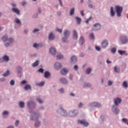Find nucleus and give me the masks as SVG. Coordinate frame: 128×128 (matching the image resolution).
I'll list each match as a JSON object with an SVG mask.
<instances>
[{"mask_svg": "<svg viewBox=\"0 0 128 128\" xmlns=\"http://www.w3.org/2000/svg\"><path fill=\"white\" fill-rule=\"evenodd\" d=\"M114 102L115 104L113 106L112 110L114 114H118L120 112V110H118V104L122 102V99L117 98L116 99H114Z\"/></svg>", "mask_w": 128, "mask_h": 128, "instance_id": "nucleus-1", "label": "nucleus"}, {"mask_svg": "<svg viewBox=\"0 0 128 128\" xmlns=\"http://www.w3.org/2000/svg\"><path fill=\"white\" fill-rule=\"evenodd\" d=\"M115 10L117 14V16H122V7L117 6L115 7Z\"/></svg>", "mask_w": 128, "mask_h": 128, "instance_id": "nucleus-2", "label": "nucleus"}, {"mask_svg": "<svg viewBox=\"0 0 128 128\" xmlns=\"http://www.w3.org/2000/svg\"><path fill=\"white\" fill-rule=\"evenodd\" d=\"M102 26H100V24L98 23L95 24L93 28H92V30H100V28Z\"/></svg>", "mask_w": 128, "mask_h": 128, "instance_id": "nucleus-3", "label": "nucleus"}, {"mask_svg": "<svg viewBox=\"0 0 128 128\" xmlns=\"http://www.w3.org/2000/svg\"><path fill=\"white\" fill-rule=\"evenodd\" d=\"M78 124H82V126H88V122L86 120H78Z\"/></svg>", "mask_w": 128, "mask_h": 128, "instance_id": "nucleus-4", "label": "nucleus"}, {"mask_svg": "<svg viewBox=\"0 0 128 128\" xmlns=\"http://www.w3.org/2000/svg\"><path fill=\"white\" fill-rule=\"evenodd\" d=\"M78 114V111L77 110H75L74 111L70 112H69V116H71V117L76 116Z\"/></svg>", "mask_w": 128, "mask_h": 128, "instance_id": "nucleus-5", "label": "nucleus"}, {"mask_svg": "<svg viewBox=\"0 0 128 128\" xmlns=\"http://www.w3.org/2000/svg\"><path fill=\"white\" fill-rule=\"evenodd\" d=\"M54 68H56V70H60V68H62V64H60V62H56L55 63L54 65Z\"/></svg>", "mask_w": 128, "mask_h": 128, "instance_id": "nucleus-6", "label": "nucleus"}, {"mask_svg": "<svg viewBox=\"0 0 128 128\" xmlns=\"http://www.w3.org/2000/svg\"><path fill=\"white\" fill-rule=\"evenodd\" d=\"M108 46V42L106 40H104L102 43V48H106Z\"/></svg>", "mask_w": 128, "mask_h": 128, "instance_id": "nucleus-7", "label": "nucleus"}, {"mask_svg": "<svg viewBox=\"0 0 128 128\" xmlns=\"http://www.w3.org/2000/svg\"><path fill=\"white\" fill-rule=\"evenodd\" d=\"M50 53L52 54V56H56V50L54 48H51L50 50Z\"/></svg>", "mask_w": 128, "mask_h": 128, "instance_id": "nucleus-8", "label": "nucleus"}, {"mask_svg": "<svg viewBox=\"0 0 128 128\" xmlns=\"http://www.w3.org/2000/svg\"><path fill=\"white\" fill-rule=\"evenodd\" d=\"M33 114H34V116L30 118L31 120H38V116H40V114H38V113H34Z\"/></svg>", "mask_w": 128, "mask_h": 128, "instance_id": "nucleus-9", "label": "nucleus"}, {"mask_svg": "<svg viewBox=\"0 0 128 128\" xmlns=\"http://www.w3.org/2000/svg\"><path fill=\"white\" fill-rule=\"evenodd\" d=\"M68 72V69L66 68H64L61 70V74L64 76H66V74Z\"/></svg>", "mask_w": 128, "mask_h": 128, "instance_id": "nucleus-10", "label": "nucleus"}, {"mask_svg": "<svg viewBox=\"0 0 128 128\" xmlns=\"http://www.w3.org/2000/svg\"><path fill=\"white\" fill-rule=\"evenodd\" d=\"M121 40L122 44H126L128 42V38L126 36H123L121 38Z\"/></svg>", "mask_w": 128, "mask_h": 128, "instance_id": "nucleus-11", "label": "nucleus"}, {"mask_svg": "<svg viewBox=\"0 0 128 128\" xmlns=\"http://www.w3.org/2000/svg\"><path fill=\"white\" fill-rule=\"evenodd\" d=\"M91 104L92 106H96V108H100V106H102L100 104L96 102H93Z\"/></svg>", "mask_w": 128, "mask_h": 128, "instance_id": "nucleus-12", "label": "nucleus"}, {"mask_svg": "<svg viewBox=\"0 0 128 128\" xmlns=\"http://www.w3.org/2000/svg\"><path fill=\"white\" fill-rule=\"evenodd\" d=\"M70 31H68L67 30H64V38H68V36H70Z\"/></svg>", "mask_w": 128, "mask_h": 128, "instance_id": "nucleus-13", "label": "nucleus"}, {"mask_svg": "<svg viewBox=\"0 0 128 128\" xmlns=\"http://www.w3.org/2000/svg\"><path fill=\"white\" fill-rule=\"evenodd\" d=\"M60 82L64 84H68V80H66V78H64L60 79Z\"/></svg>", "mask_w": 128, "mask_h": 128, "instance_id": "nucleus-14", "label": "nucleus"}, {"mask_svg": "<svg viewBox=\"0 0 128 128\" xmlns=\"http://www.w3.org/2000/svg\"><path fill=\"white\" fill-rule=\"evenodd\" d=\"M61 114L62 116H68V113L66 112L62 109V108H61Z\"/></svg>", "mask_w": 128, "mask_h": 128, "instance_id": "nucleus-15", "label": "nucleus"}, {"mask_svg": "<svg viewBox=\"0 0 128 128\" xmlns=\"http://www.w3.org/2000/svg\"><path fill=\"white\" fill-rule=\"evenodd\" d=\"M54 39V34H52V33H50L48 36V40H52Z\"/></svg>", "mask_w": 128, "mask_h": 128, "instance_id": "nucleus-16", "label": "nucleus"}, {"mask_svg": "<svg viewBox=\"0 0 128 128\" xmlns=\"http://www.w3.org/2000/svg\"><path fill=\"white\" fill-rule=\"evenodd\" d=\"M4 62H8L10 60V58L8 56H4L2 58Z\"/></svg>", "mask_w": 128, "mask_h": 128, "instance_id": "nucleus-17", "label": "nucleus"}, {"mask_svg": "<svg viewBox=\"0 0 128 128\" xmlns=\"http://www.w3.org/2000/svg\"><path fill=\"white\" fill-rule=\"evenodd\" d=\"M84 38H82V36H81L80 38L79 44L81 46H82V44H84Z\"/></svg>", "mask_w": 128, "mask_h": 128, "instance_id": "nucleus-18", "label": "nucleus"}, {"mask_svg": "<svg viewBox=\"0 0 128 128\" xmlns=\"http://www.w3.org/2000/svg\"><path fill=\"white\" fill-rule=\"evenodd\" d=\"M12 10L14 12H15V14H20V10H18V9L16 8H12Z\"/></svg>", "mask_w": 128, "mask_h": 128, "instance_id": "nucleus-19", "label": "nucleus"}, {"mask_svg": "<svg viewBox=\"0 0 128 128\" xmlns=\"http://www.w3.org/2000/svg\"><path fill=\"white\" fill-rule=\"evenodd\" d=\"M73 38L74 40H76V38H78V33L76 30L73 32Z\"/></svg>", "mask_w": 128, "mask_h": 128, "instance_id": "nucleus-20", "label": "nucleus"}, {"mask_svg": "<svg viewBox=\"0 0 128 128\" xmlns=\"http://www.w3.org/2000/svg\"><path fill=\"white\" fill-rule=\"evenodd\" d=\"M115 12L114 11V8L113 7H111L110 8V14H111V16H114V14H115Z\"/></svg>", "mask_w": 128, "mask_h": 128, "instance_id": "nucleus-21", "label": "nucleus"}, {"mask_svg": "<svg viewBox=\"0 0 128 128\" xmlns=\"http://www.w3.org/2000/svg\"><path fill=\"white\" fill-rule=\"evenodd\" d=\"M71 62L74 63V62H76V56H72L71 58Z\"/></svg>", "mask_w": 128, "mask_h": 128, "instance_id": "nucleus-22", "label": "nucleus"}, {"mask_svg": "<svg viewBox=\"0 0 128 128\" xmlns=\"http://www.w3.org/2000/svg\"><path fill=\"white\" fill-rule=\"evenodd\" d=\"M122 86H123V88H128V82L124 81L122 84Z\"/></svg>", "mask_w": 128, "mask_h": 128, "instance_id": "nucleus-23", "label": "nucleus"}, {"mask_svg": "<svg viewBox=\"0 0 128 128\" xmlns=\"http://www.w3.org/2000/svg\"><path fill=\"white\" fill-rule=\"evenodd\" d=\"M76 20L78 24H80V22H82V18H80L78 16L76 17Z\"/></svg>", "mask_w": 128, "mask_h": 128, "instance_id": "nucleus-24", "label": "nucleus"}, {"mask_svg": "<svg viewBox=\"0 0 128 128\" xmlns=\"http://www.w3.org/2000/svg\"><path fill=\"white\" fill-rule=\"evenodd\" d=\"M40 63V61H38V60H37L35 62H34L32 64V66L34 68L36 67V66H38V64Z\"/></svg>", "mask_w": 128, "mask_h": 128, "instance_id": "nucleus-25", "label": "nucleus"}, {"mask_svg": "<svg viewBox=\"0 0 128 128\" xmlns=\"http://www.w3.org/2000/svg\"><path fill=\"white\" fill-rule=\"evenodd\" d=\"M24 88L26 90H32V86H30V85L28 84L24 87Z\"/></svg>", "mask_w": 128, "mask_h": 128, "instance_id": "nucleus-26", "label": "nucleus"}, {"mask_svg": "<svg viewBox=\"0 0 128 128\" xmlns=\"http://www.w3.org/2000/svg\"><path fill=\"white\" fill-rule=\"evenodd\" d=\"M16 69L18 72V74H21L20 72H22V67L18 66L16 68Z\"/></svg>", "mask_w": 128, "mask_h": 128, "instance_id": "nucleus-27", "label": "nucleus"}, {"mask_svg": "<svg viewBox=\"0 0 128 128\" xmlns=\"http://www.w3.org/2000/svg\"><path fill=\"white\" fill-rule=\"evenodd\" d=\"M2 40H3L4 42H5L8 40V36H3L2 38Z\"/></svg>", "mask_w": 128, "mask_h": 128, "instance_id": "nucleus-28", "label": "nucleus"}, {"mask_svg": "<svg viewBox=\"0 0 128 128\" xmlns=\"http://www.w3.org/2000/svg\"><path fill=\"white\" fill-rule=\"evenodd\" d=\"M50 76V74L48 72H46L44 73V78H48Z\"/></svg>", "mask_w": 128, "mask_h": 128, "instance_id": "nucleus-29", "label": "nucleus"}, {"mask_svg": "<svg viewBox=\"0 0 128 128\" xmlns=\"http://www.w3.org/2000/svg\"><path fill=\"white\" fill-rule=\"evenodd\" d=\"M56 58L57 60H62V58H64V56L62 54L57 55Z\"/></svg>", "mask_w": 128, "mask_h": 128, "instance_id": "nucleus-30", "label": "nucleus"}, {"mask_svg": "<svg viewBox=\"0 0 128 128\" xmlns=\"http://www.w3.org/2000/svg\"><path fill=\"white\" fill-rule=\"evenodd\" d=\"M74 14V8L71 9L70 12V16H72Z\"/></svg>", "mask_w": 128, "mask_h": 128, "instance_id": "nucleus-31", "label": "nucleus"}, {"mask_svg": "<svg viewBox=\"0 0 128 128\" xmlns=\"http://www.w3.org/2000/svg\"><path fill=\"white\" fill-rule=\"evenodd\" d=\"M118 52L120 54H121V56H122V54H126V51L118 50Z\"/></svg>", "mask_w": 128, "mask_h": 128, "instance_id": "nucleus-32", "label": "nucleus"}, {"mask_svg": "<svg viewBox=\"0 0 128 128\" xmlns=\"http://www.w3.org/2000/svg\"><path fill=\"white\" fill-rule=\"evenodd\" d=\"M3 76H10V71L9 70H7L6 72L2 74Z\"/></svg>", "mask_w": 128, "mask_h": 128, "instance_id": "nucleus-33", "label": "nucleus"}, {"mask_svg": "<svg viewBox=\"0 0 128 128\" xmlns=\"http://www.w3.org/2000/svg\"><path fill=\"white\" fill-rule=\"evenodd\" d=\"M19 106H20V108H24V102H19Z\"/></svg>", "mask_w": 128, "mask_h": 128, "instance_id": "nucleus-34", "label": "nucleus"}, {"mask_svg": "<svg viewBox=\"0 0 128 128\" xmlns=\"http://www.w3.org/2000/svg\"><path fill=\"white\" fill-rule=\"evenodd\" d=\"M68 38H62V42H68Z\"/></svg>", "mask_w": 128, "mask_h": 128, "instance_id": "nucleus-35", "label": "nucleus"}, {"mask_svg": "<svg viewBox=\"0 0 128 128\" xmlns=\"http://www.w3.org/2000/svg\"><path fill=\"white\" fill-rule=\"evenodd\" d=\"M91 72H92V68H88L86 70V72L88 74H90Z\"/></svg>", "mask_w": 128, "mask_h": 128, "instance_id": "nucleus-36", "label": "nucleus"}, {"mask_svg": "<svg viewBox=\"0 0 128 128\" xmlns=\"http://www.w3.org/2000/svg\"><path fill=\"white\" fill-rule=\"evenodd\" d=\"M92 86V84L89 83L85 84L84 86V88H90Z\"/></svg>", "mask_w": 128, "mask_h": 128, "instance_id": "nucleus-37", "label": "nucleus"}, {"mask_svg": "<svg viewBox=\"0 0 128 128\" xmlns=\"http://www.w3.org/2000/svg\"><path fill=\"white\" fill-rule=\"evenodd\" d=\"M115 72H120V70L118 69V66H115L114 68Z\"/></svg>", "mask_w": 128, "mask_h": 128, "instance_id": "nucleus-38", "label": "nucleus"}, {"mask_svg": "<svg viewBox=\"0 0 128 128\" xmlns=\"http://www.w3.org/2000/svg\"><path fill=\"white\" fill-rule=\"evenodd\" d=\"M122 120L123 122H124V124H128V120L126 118H123L122 119Z\"/></svg>", "mask_w": 128, "mask_h": 128, "instance_id": "nucleus-39", "label": "nucleus"}, {"mask_svg": "<svg viewBox=\"0 0 128 128\" xmlns=\"http://www.w3.org/2000/svg\"><path fill=\"white\" fill-rule=\"evenodd\" d=\"M90 38L91 40H94V34L92 33L90 34Z\"/></svg>", "mask_w": 128, "mask_h": 128, "instance_id": "nucleus-40", "label": "nucleus"}, {"mask_svg": "<svg viewBox=\"0 0 128 128\" xmlns=\"http://www.w3.org/2000/svg\"><path fill=\"white\" fill-rule=\"evenodd\" d=\"M40 124V122L38 121H37L35 123V126H36V128H38Z\"/></svg>", "mask_w": 128, "mask_h": 128, "instance_id": "nucleus-41", "label": "nucleus"}, {"mask_svg": "<svg viewBox=\"0 0 128 128\" xmlns=\"http://www.w3.org/2000/svg\"><path fill=\"white\" fill-rule=\"evenodd\" d=\"M44 85V82H42L38 84V86H42Z\"/></svg>", "mask_w": 128, "mask_h": 128, "instance_id": "nucleus-42", "label": "nucleus"}, {"mask_svg": "<svg viewBox=\"0 0 128 128\" xmlns=\"http://www.w3.org/2000/svg\"><path fill=\"white\" fill-rule=\"evenodd\" d=\"M9 112L8 111H4L2 113V116H8V114Z\"/></svg>", "mask_w": 128, "mask_h": 128, "instance_id": "nucleus-43", "label": "nucleus"}, {"mask_svg": "<svg viewBox=\"0 0 128 128\" xmlns=\"http://www.w3.org/2000/svg\"><path fill=\"white\" fill-rule=\"evenodd\" d=\"M34 47L36 48H40V44H34Z\"/></svg>", "mask_w": 128, "mask_h": 128, "instance_id": "nucleus-44", "label": "nucleus"}, {"mask_svg": "<svg viewBox=\"0 0 128 128\" xmlns=\"http://www.w3.org/2000/svg\"><path fill=\"white\" fill-rule=\"evenodd\" d=\"M56 32H60V33L62 32V29H60L58 28H56Z\"/></svg>", "mask_w": 128, "mask_h": 128, "instance_id": "nucleus-45", "label": "nucleus"}, {"mask_svg": "<svg viewBox=\"0 0 128 128\" xmlns=\"http://www.w3.org/2000/svg\"><path fill=\"white\" fill-rule=\"evenodd\" d=\"M111 52H112V54H114V52H116V48H112L111 50Z\"/></svg>", "mask_w": 128, "mask_h": 128, "instance_id": "nucleus-46", "label": "nucleus"}, {"mask_svg": "<svg viewBox=\"0 0 128 128\" xmlns=\"http://www.w3.org/2000/svg\"><path fill=\"white\" fill-rule=\"evenodd\" d=\"M15 22H16V24H20V20H18V18H16L15 20Z\"/></svg>", "mask_w": 128, "mask_h": 128, "instance_id": "nucleus-47", "label": "nucleus"}, {"mask_svg": "<svg viewBox=\"0 0 128 128\" xmlns=\"http://www.w3.org/2000/svg\"><path fill=\"white\" fill-rule=\"evenodd\" d=\"M10 84L11 86H14V80H12L10 82Z\"/></svg>", "mask_w": 128, "mask_h": 128, "instance_id": "nucleus-48", "label": "nucleus"}, {"mask_svg": "<svg viewBox=\"0 0 128 128\" xmlns=\"http://www.w3.org/2000/svg\"><path fill=\"white\" fill-rule=\"evenodd\" d=\"M18 124H20V121L18 120H17L15 122L16 126H18Z\"/></svg>", "mask_w": 128, "mask_h": 128, "instance_id": "nucleus-49", "label": "nucleus"}, {"mask_svg": "<svg viewBox=\"0 0 128 128\" xmlns=\"http://www.w3.org/2000/svg\"><path fill=\"white\" fill-rule=\"evenodd\" d=\"M38 72H41L42 74V72H44V69L42 68H40L39 70H38Z\"/></svg>", "mask_w": 128, "mask_h": 128, "instance_id": "nucleus-50", "label": "nucleus"}, {"mask_svg": "<svg viewBox=\"0 0 128 128\" xmlns=\"http://www.w3.org/2000/svg\"><path fill=\"white\" fill-rule=\"evenodd\" d=\"M108 86H112V82L108 80Z\"/></svg>", "mask_w": 128, "mask_h": 128, "instance_id": "nucleus-51", "label": "nucleus"}, {"mask_svg": "<svg viewBox=\"0 0 128 128\" xmlns=\"http://www.w3.org/2000/svg\"><path fill=\"white\" fill-rule=\"evenodd\" d=\"M96 50H98V52L100 50V46H96Z\"/></svg>", "mask_w": 128, "mask_h": 128, "instance_id": "nucleus-52", "label": "nucleus"}, {"mask_svg": "<svg viewBox=\"0 0 128 128\" xmlns=\"http://www.w3.org/2000/svg\"><path fill=\"white\" fill-rule=\"evenodd\" d=\"M38 102L39 104H42V100L40 99H37Z\"/></svg>", "mask_w": 128, "mask_h": 128, "instance_id": "nucleus-53", "label": "nucleus"}, {"mask_svg": "<svg viewBox=\"0 0 128 128\" xmlns=\"http://www.w3.org/2000/svg\"><path fill=\"white\" fill-rule=\"evenodd\" d=\"M78 65H75L74 66V70H78Z\"/></svg>", "mask_w": 128, "mask_h": 128, "instance_id": "nucleus-54", "label": "nucleus"}, {"mask_svg": "<svg viewBox=\"0 0 128 128\" xmlns=\"http://www.w3.org/2000/svg\"><path fill=\"white\" fill-rule=\"evenodd\" d=\"M8 42H14V39H12V38H10L8 40Z\"/></svg>", "mask_w": 128, "mask_h": 128, "instance_id": "nucleus-55", "label": "nucleus"}, {"mask_svg": "<svg viewBox=\"0 0 128 128\" xmlns=\"http://www.w3.org/2000/svg\"><path fill=\"white\" fill-rule=\"evenodd\" d=\"M33 102H28V106H30V104H32Z\"/></svg>", "mask_w": 128, "mask_h": 128, "instance_id": "nucleus-56", "label": "nucleus"}, {"mask_svg": "<svg viewBox=\"0 0 128 128\" xmlns=\"http://www.w3.org/2000/svg\"><path fill=\"white\" fill-rule=\"evenodd\" d=\"M21 84H26V80H22V82H21Z\"/></svg>", "mask_w": 128, "mask_h": 128, "instance_id": "nucleus-57", "label": "nucleus"}, {"mask_svg": "<svg viewBox=\"0 0 128 128\" xmlns=\"http://www.w3.org/2000/svg\"><path fill=\"white\" fill-rule=\"evenodd\" d=\"M59 92H61V94H63L64 92V89L62 88H60V90H59Z\"/></svg>", "mask_w": 128, "mask_h": 128, "instance_id": "nucleus-58", "label": "nucleus"}, {"mask_svg": "<svg viewBox=\"0 0 128 128\" xmlns=\"http://www.w3.org/2000/svg\"><path fill=\"white\" fill-rule=\"evenodd\" d=\"M38 30H40L38 29H34L33 30V32H38Z\"/></svg>", "mask_w": 128, "mask_h": 128, "instance_id": "nucleus-59", "label": "nucleus"}, {"mask_svg": "<svg viewBox=\"0 0 128 128\" xmlns=\"http://www.w3.org/2000/svg\"><path fill=\"white\" fill-rule=\"evenodd\" d=\"M10 46V44L8 43H6L5 44V46H6V48H8V46Z\"/></svg>", "mask_w": 128, "mask_h": 128, "instance_id": "nucleus-60", "label": "nucleus"}, {"mask_svg": "<svg viewBox=\"0 0 128 128\" xmlns=\"http://www.w3.org/2000/svg\"><path fill=\"white\" fill-rule=\"evenodd\" d=\"M82 106H84V105L82 104V102H80V103L78 106H79V108H82Z\"/></svg>", "mask_w": 128, "mask_h": 128, "instance_id": "nucleus-61", "label": "nucleus"}, {"mask_svg": "<svg viewBox=\"0 0 128 128\" xmlns=\"http://www.w3.org/2000/svg\"><path fill=\"white\" fill-rule=\"evenodd\" d=\"M90 18L89 19L87 20L86 21V24H88V22H90Z\"/></svg>", "mask_w": 128, "mask_h": 128, "instance_id": "nucleus-62", "label": "nucleus"}, {"mask_svg": "<svg viewBox=\"0 0 128 128\" xmlns=\"http://www.w3.org/2000/svg\"><path fill=\"white\" fill-rule=\"evenodd\" d=\"M80 14L82 16H84V11H81Z\"/></svg>", "mask_w": 128, "mask_h": 128, "instance_id": "nucleus-63", "label": "nucleus"}, {"mask_svg": "<svg viewBox=\"0 0 128 128\" xmlns=\"http://www.w3.org/2000/svg\"><path fill=\"white\" fill-rule=\"evenodd\" d=\"M8 128H14V126H10L8 127Z\"/></svg>", "mask_w": 128, "mask_h": 128, "instance_id": "nucleus-64", "label": "nucleus"}]
</instances>
